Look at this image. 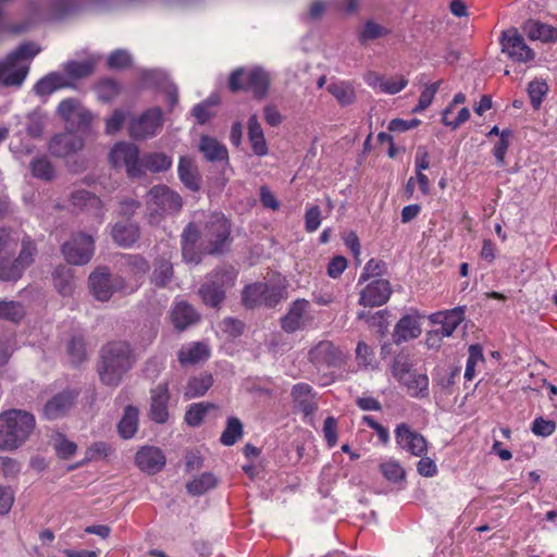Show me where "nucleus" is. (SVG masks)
Listing matches in <instances>:
<instances>
[{
  "mask_svg": "<svg viewBox=\"0 0 557 557\" xmlns=\"http://www.w3.org/2000/svg\"><path fill=\"white\" fill-rule=\"evenodd\" d=\"M466 102V96L462 92H458L454 96L453 100L442 112V122L445 126L451 129L458 128L461 124L470 117V111L468 108H458L459 104Z\"/></svg>",
  "mask_w": 557,
  "mask_h": 557,
  "instance_id": "nucleus-21",
  "label": "nucleus"
},
{
  "mask_svg": "<svg viewBox=\"0 0 557 557\" xmlns=\"http://www.w3.org/2000/svg\"><path fill=\"white\" fill-rule=\"evenodd\" d=\"M218 480L211 472H205L186 484L190 495L199 496L216 486Z\"/></svg>",
  "mask_w": 557,
  "mask_h": 557,
  "instance_id": "nucleus-41",
  "label": "nucleus"
},
{
  "mask_svg": "<svg viewBox=\"0 0 557 557\" xmlns=\"http://www.w3.org/2000/svg\"><path fill=\"white\" fill-rule=\"evenodd\" d=\"M465 309V307L459 306L450 310L437 311L435 313L430 314L429 320L433 324H440L441 327L438 330L446 337H449L454 334L456 329L463 321L466 311Z\"/></svg>",
  "mask_w": 557,
  "mask_h": 557,
  "instance_id": "nucleus-20",
  "label": "nucleus"
},
{
  "mask_svg": "<svg viewBox=\"0 0 557 557\" xmlns=\"http://www.w3.org/2000/svg\"><path fill=\"white\" fill-rule=\"evenodd\" d=\"M213 384V377L210 373H201L199 376L191 377L185 389V397L196 398L203 396Z\"/></svg>",
  "mask_w": 557,
  "mask_h": 557,
  "instance_id": "nucleus-39",
  "label": "nucleus"
},
{
  "mask_svg": "<svg viewBox=\"0 0 557 557\" xmlns=\"http://www.w3.org/2000/svg\"><path fill=\"white\" fill-rule=\"evenodd\" d=\"M74 396L71 392H61L49 399L44 406V416L48 420L63 417L73 406Z\"/></svg>",
  "mask_w": 557,
  "mask_h": 557,
  "instance_id": "nucleus-28",
  "label": "nucleus"
},
{
  "mask_svg": "<svg viewBox=\"0 0 557 557\" xmlns=\"http://www.w3.org/2000/svg\"><path fill=\"white\" fill-rule=\"evenodd\" d=\"M399 384L405 387L407 394L412 398H425L429 396V377L424 373L412 372Z\"/></svg>",
  "mask_w": 557,
  "mask_h": 557,
  "instance_id": "nucleus-30",
  "label": "nucleus"
},
{
  "mask_svg": "<svg viewBox=\"0 0 557 557\" xmlns=\"http://www.w3.org/2000/svg\"><path fill=\"white\" fill-rule=\"evenodd\" d=\"M24 271L15 259L12 260L9 257L0 258V281L16 282L22 277Z\"/></svg>",
  "mask_w": 557,
  "mask_h": 557,
  "instance_id": "nucleus-44",
  "label": "nucleus"
},
{
  "mask_svg": "<svg viewBox=\"0 0 557 557\" xmlns=\"http://www.w3.org/2000/svg\"><path fill=\"white\" fill-rule=\"evenodd\" d=\"M25 127H26V135L33 138L40 137L44 133V129L46 127V116L35 111L27 115L25 121Z\"/></svg>",
  "mask_w": 557,
  "mask_h": 557,
  "instance_id": "nucleus-51",
  "label": "nucleus"
},
{
  "mask_svg": "<svg viewBox=\"0 0 557 557\" xmlns=\"http://www.w3.org/2000/svg\"><path fill=\"white\" fill-rule=\"evenodd\" d=\"M290 396L295 408L300 410L305 417L312 416L317 411L318 405L314 401V394L312 393V387L309 384L298 383L294 385Z\"/></svg>",
  "mask_w": 557,
  "mask_h": 557,
  "instance_id": "nucleus-25",
  "label": "nucleus"
},
{
  "mask_svg": "<svg viewBox=\"0 0 557 557\" xmlns=\"http://www.w3.org/2000/svg\"><path fill=\"white\" fill-rule=\"evenodd\" d=\"M484 362L483 349L480 344H472L468 348V359L465 370V379L472 381L475 376V368Z\"/></svg>",
  "mask_w": 557,
  "mask_h": 557,
  "instance_id": "nucleus-48",
  "label": "nucleus"
},
{
  "mask_svg": "<svg viewBox=\"0 0 557 557\" xmlns=\"http://www.w3.org/2000/svg\"><path fill=\"white\" fill-rule=\"evenodd\" d=\"M139 166L151 173L168 171L172 166V159L164 152H147L140 157Z\"/></svg>",
  "mask_w": 557,
  "mask_h": 557,
  "instance_id": "nucleus-31",
  "label": "nucleus"
},
{
  "mask_svg": "<svg viewBox=\"0 0 557 557\" xmlns=\"http://www.w3.org/2000/svg\"><path fill=\"white\" fill-rule=\"evenodd\" d=\"M70 201L74 210L90 213L99 219L102 218V201L95 194L78 189L71 194Z\"/></svg>",
  "mask_w": 557,
  "mask_h": 557,
  "instance_id": "nucleus-22",
  "label": "nucleus"
},
{
  "mask_svg": "<svg viewBox=\"0 0 557 557\" xmlns=\"http://www.w3.org/2000/svg\"><path fill=\"white\" fill-rule=\"evenodd\" d=\"M139 411L136 407L127 405L124 409L122 419L117 424V431L121 437L127 440L135 435L138 430Z\"/></svg>",
  "mask_w": 557,
  "mask_h": 557,
  "instance_id": "nucleus-33",
  "label": "nucleus"
},
{
  "mask_svg": "<svg viewBox=\"0 0 557 557\" xmlns=\"http://www.w3.org/2000/svg\"><path fill=\"white\" fill-rule=\"evenodd\" d=\"M202 227L199 228L194 222H190L183 230L181 235V249L184 261L187 263L199 264L202 261Z\"/></svg>",
  "mask_w": 557,
  "mask_h": 557,
  "instance_id": "nucleus-11",
  "label": "nucleus"
},
{
  "mask_svg": "<svg viewBox=\"0 0 557 557\" xmlns=\"http://www.w3.org/2000/svg\"><path fill=\"white\" fill-rule=\"evenodd\" d=\"M57 456L61 459L71 458L77 450V445L64 435L58 434L53 442Z\"/></svg>",
  "mask_w": 557,
  "mask_h": 557,
  "instance_id": "nucleus-55",
  "label": "nucleus"
},
{
  "mask_svg": "<svg viewBox=\"0 0 557 557\" xmlns=\"http://www.w3.org/2000/svg\"><path fill=\"white\" fill-rule=\"evenodd\" d=\"M308 355L315 366L339 367L344 361L342 351L331 341L319 342Z\"/></svg>",
  "mask_w": 557,
  "mask_h": 557,
  "instance_id": "nucleus-14",
  "label": "nucleus"
},
{
  "mask_svg": "<svg viewBox=\"0 0 557 557\" xmlns=\"http://www.w3.org/2000/svg\"><path fill=\"white\" fill-rule=\"evenodd\" d=\"M111 236L117 246L128 248L139 239L140 228L137 223L116 222L112 226Z\"/></svg>",
  "mask_w": 557,
  "mask_h": 557,
  "instance_id": "nucleus-27",
  "label": "nucleus"
},
{
  "mask_svg": "<svg viewBox=\"0 0 557 557\" xmlns=\"http://www.w3.org/2000/svg\"><path fill=\"white\" fill-rule=\"evenodd\" d=\"M211 408H214V405L211 403L191 405L185 413L186 423L190 426H198Z\"/></svg>",
  "mask_w": 557,
  "mask_h": 557,
  "instance_id": "nucleus-50",
  "label": "nucleus"
},
{
  "mask_svg": "<svg viewBox=\"0 0 557 557\" xmlns=\"http://www.w3.org/2000/svg\"><path fill=\"white\" fill-rule=\"evenodd\" d=\"M237 271L232 265L215 268L198 289L201 301L211 308L220 309L226 298V289L234 286Z\"/></svg>",
  "mask_w": 557,
  "mask_h": 557,
  "instance_id": "nucleus-4",
  "label": "nucleus"
},
{
  "mask_svg": "<svg viewBox=\"0 0 557 557\" xmlns=\"http://www.w3.org/2000/svg\"><path fill=\"white\" fill-rule=\"evenodd\" d=\"M522 30L531 40H540L542 42H556L557 28L535 20L527 21Z\"/></svg>",
  "mask_w": 557,
  "mask_h": 557,
  "instance_id": "nucleus-29",
  "label": "nucleus"
},
{
  "mask_svg": "<svg viewBox=\"0 0 557 557\" xmlns=\"http://www.w3.org/2000/svg\"><path fill=\"white\" fill-rule=\"evenodd\" d=\"M177 174L183 185L191 191L201 188V174L195 160L188 156H182L177 165Z\"/></svg>",
  "mask_w": 557,
  "mask_h": 557,
  "instance_id": "nucleus-24",
  "label": "nucleus"
},
{
  "mask_svg": "<svg viewBox=\"0 0 557 557\" xmlns=\"http://www.w3.org/2000/svg\"><path fill=\"white\" fill-rule=\"evenodd\" d=\"M391 372L398 383L406 380L413 372L410 356L406 352L398 354L393 360Z\"/></svg>",
  "mask_w": 557,
  "mask_h": 557,
  "instance_id": "nucleus-46",
  "label": "nucleus"
},
{
  "mask_svg": "<svg viewBox=\"0 0 557 557\" xmlns=\"http://www.w3.org/2000/svg\"><path fill=\"white\" fill-rule=\"evenodd\" d=\"M90 293L99 301H108L113 293L112 275L107 267L97 268L88 277Z\"/></svg>",
  "mask_w": 557,
  "mask_h": 557,
  "instance_id": "nucleus-15",
  "label": "nucleus"
},
{
  "mask_svg": "<svg viewBox=\"0 0 557 557\" xmlns=\"http://www.w3.org/2000/svg\"><path fill=\"white\" fill-rule=\"evenodd\" d=\"M244 426L240 420L236 417L227 419L226 428L221 435V443L225 446L234 445L238 438L243 436Z\"/></svg>",
  "mask_w": 557,
  "mask_h": 557,
  "instance_id": "nucleus-47",
  "label": "nucleus"
},
{
  "mask_svg": "<svg viewBox=\"0 0 557 557\" xmlns=\"http://www.w3.org/2000/svg\"><path fill=\"white\" fill-rule=\"evenodd\" d=\"M218 103V99L210 97L209 99L198 103L193 109V115L197 122L203 124L211 119L213 115L212 107Z\"/></svg>",
  "mask_w": 557,
  "mask_h": 557,
  "instance_id": "nucleus-60",
  "label": "nucleus"
},
{
  "mask_svg": "<svg viewBox=\"0 0 557 557\" xmlns=\"http://www.w3.org/2000/svg\"><path fill=\"white\" fill-rule=\"evenodd\" d=\"M210 356V350L208 346L203 343H194L187 349H181L177 354L178 361L182 366L186 364H196L201 360L208 359Z\"/></svg>",
  "mask_w": 557,
  "mask_h": 557,
  "instance_id": "nucleus-34",
  "label": "nucleus"
},
{
  "mask_svg": "<svg viewBox=\"0 0 557 557\" xmlns=\"http://www.w3.org/2000/svg\"><path fill=\"white\" fill-rule=\"evenodd\" d=\"M147 209L150 216L174 214L181 211L183 199L181 195L166 185H157L147 194Z\"/></svg>",
  "mask_w": 557,
  "mask_h": 557,
  "instance_id": "nucleus-8",
  "label": "nucleus"
},
{
  "mask_svg": "<svg viewBox=\"0 0 557 557\" xmlns=\"http://www.w3.org/2000/svg\"><path fill=\"white\" fill-rule=\"evenodd\" d=\"M385 480L394 484L395 491H401L406 487V472L404 468L394 460L385 462Z\"/></svg>",
  "mask_w": 557,
  "mask_h": 557,
  "instance_id": "nucleus-45",
  "label": "nucleus"
},
{
  "mask_svg": "<svg viewBox=\"0 0 557 557\" xmlns=\"http://www.w3.org/2000/svg\"><path fill=\"white\" fill-rule=\"evenodd\" d=\"M36 428L33 413L9 409L0 414V450L12 451L23 446Z\"/></svg>",
  "mask_w": 557,
  "mask_h": 557,
  "instance_id": "nucleus-2",
  "label": "nucleus"
},
{
  "mask_svg": "<svg viewBox=\"0 0 557 557\" xmlns=\"http://www.w3.org/2000/svg\"><path fill=\"white\" fill-rule=\"evenodd\" d=\"M174 277V269L171 260L164 256L154 258L152 262V272L150 283L157 288L168 287Z\"/></svg>",
  "mask_w": 557,
  "mask_h": 557,
  "instance_id": "nucleus-26",
  "label": "nucleus"
},
{
  "mask_svg": "<svg viewBox=\"0 0 557 557\" xmlns=\"http://www.w3.org/2000/svg\"><path fill=\"white\" fill-rule=\"evenodd\" d=\"M109 160L114 168L125 166L131 178H140L144 175V170L139 166V149L133 141H116L109 153Z\"/></svg>",
  "mask_w": 557,
  "mask_h": 557,
  "instance_id": "nucleus-9",
  "label": "nucleus"
},
{
  "mask_svg": "<svg viewBox=\"0 0 557 557\" xmlns=\"http://www.w3.org/2000/svg\"><path fill=\"white\" fill-rule=\"evenodd\" d=\"M65 71L71 77L82 78L92 73L94 64L89 61H72L65 65Z\"/></svg>",
  "mask_w": 557,
  "mask_h": 557,
  "instance_id": "nucleus-62",
  "label": "nucleus"
},
{
  "mask_svg": "<svg viewBox=\"0 0 557 557\" xmlns=\"http://www.w3.org/2000/svg\"><path fill=\"white\" fill-rule=\"evenodd\" d=\"M53 285L64 297L72 295L74 281L72 270L65 265H59L53 272Z\"/></svg>",
  "mask_w": 557,
  "mask_h": 557,
  "instance_id": "nucleus-38",
  "label": "nucleus"
},
{
  "mask_svg": "<svg viewBox=\"0 0 557 557\" xmlns=\"http://www.w3.org/2000/svg\"><path fill=\"white\" fill-rule=\"evenodd\" d=\"M547 91L548 86L544 81L535 79L529 83L528 94L530 96V100L534 109H537L541 106L543 97L546 95Z\"/></svg>",
  "mask_w": 557,
  "mask_h": 557,
  "instance_id": "nucleus-58",
  "label": "nucleus"
},
{
  "mask_svg": "<svg viewBox=\"0 0 557 557\" xmlns=\"http://www.w3.org/2000/svg\"><path fill=\"white\" fill-rule=\"evenodd\" d=\"M233 243L232 224L222 213H212L202 226L200 246L205 255L223 256Z\"/></svg>",
  "mask_w": 557,
  "mask_h": 557,
  "instance_id": "nucleus-3",
  "label": "nucleus"
},
{
  "mask_svg": "<svg viewBox=\"0 0 557 557\" xmlns=\"http://www.w3.org/2000/svg\"><path fill=\"white\" fill-rule=\"evenodd\" d=\"M65 78L58 73H49L40 78L34 86V92L40 97L51 95L55 90L65 87Z\"/></svg>",
  "mask_w": 557,
  "mask_h": 557,
  "instance_id": "nucleus-36",
  "label": "nucleus"
},
{
  "mask_svg": "<svg viewBox=\"0 0 557 557\" xmlns=\"http://www.w3.org/2000/svg\"><path fill=\"white\" fill-rule=\"evenodd\" d=\"M61 251L70 264L84 265L94 256L95 240L91 235L86 233H75L62 245Z\"/></svg>",
  "mask_w": 557,
  "mask_h": 557,
  "instance_id": "nucleus-10",
  "label": "nucleus"
},
{
  "mask_svg": "<svg viewBox=\"0 0 557 557\" xmlns=\"http://www.w3.org/2000/svg\"><path fill=\"white\" fill-rule=\"evenodd\" d=\"M442 81L428 85L420 94L418 104L412 109L413 112L425 110L433 101L434 96L441 87Z\"/></svg>",
  "mask_w": 557,
  "mask_h": 557,
  "instance_id": "nucleus-59",
  "label": "nucleus"
},
{
  "mask_svg": "<svg viewBox=\"0 0 557 557\" xmlns=\"http://www.w3.org/2000/svg\"><path fill=\"white\" fill-rule=\"evenodd\" d=\"M126 120V112L122 109H116L112 112L110 116L106 119V129L104 133L107 136H115L123 127Z\"/></svg>",
  "mask_w": 557,
  "mask_h": 557,
  "instance_id": "nucleus-57",
  "label": "nucleus"
},
{
  "mask_svg": "<svg viewBox=\"0 0 557 557\" xmlns=\"http://www.w3.org/2000/svg\"><path fill=\"white\" fill-rule=\"evenodd\" d=\"M420 315L417 311L413 313L405 314L396 323L392 334L393 342L396 345L418 338L421 335Z\"/></svg>",
  "mask_w": 557,
  "mask_h": 557,
  "instance_id": "nucleus-18",
  "label": "nucleus"
},
{
  "mask_svg": "<svg viewBox=\"0 0 557 557\" xmlns=\"http://www.w3.org/2000/svg\"><path fill=\"white\" fill-rule=\"evenodd\" d=\"M137 467L147 474H156L165 466L162 450L153 446H144L135 455Z\"/></svg>",
  "mask_w": 557,
  "mask_h": 557,
  "instance_id": "nucleus-16",
  "label": "nucleus"
},
{
  "mask_svg": "<svg viewBox=\"0 0 557 557\" xmlns=\"http://www.w3.org/2000/svg\"><path fill=\"white\" fill-rule=\"evenodd\" d=\"M199 317L191 305L186 301L176 304L172 311V321L174 326L183 331L189 325L196 323Z\"/></svg>",
  "mask_w": 557,
  "mask_h": 557,
  "instance_id": "nucleus-32",
  "label": "nucleus"
},
{
  "mask_svg": "<svg viewBox=\"0 0 557 557\" xmlns=\"http://www.w3.org/2000/svg\"><path fill=\"white\" fill-rule=\"evenodd\" d=\"M33 176L44 181H51L54 176V170L50 161L45 157H35L30 162Z\"/></svg>",
  "mask_w": 557,
  "mask_h": 557,
  "instance_id": "nucleus-49",
  "label": "nucleus"
},
{
  "mask_svg": "<svg viewBox=\"0 0 557 557\" xmlns=\"http://www.w3.org/2000/svg\"><path fill=\"white\" fill-rule=\"evenodd\" d=\"M39 52L36 44L28 42L20 46L0 62V84L4 86H21L28 73V66L22 64L25 59H32Z\"/></svg>",
  "mask_w": 557,
  "mask_h": 557,
  "instance_id": "nucleus-6",
  "label": "nucleus"
},
{
  "mask_svg": "<svg viewBox=\"0 0 557 557\" xmlns=\"http://www.w3.org/2000/svg\"><path fill=\"white\" fill-rule=\"evenodd\" d=\"M359 305L363 307L357 313V319L364 321L369 327L377 329V334L383 336V310L372 311L383 305V280L370 281L361 290Z\"/></svg>",
  "mask_w": 557,
  "mask_h": 557,
  "instance_id": "nucleus-5",
  "label": "nucleus"
},
{
  "mask_svg": "<svg viewBox=\"0 0 557 557\" xmlns=\"http://www.w3.org/2000/svg\"><path fill=\"white\" fill-rule=\"evenodd\" d=\"M269 84V74L264 70L253 67L246 71L240 67L231 74L228 87L232 91L246 90L257 98H262L268 92Z\"/></svg>",
  "mask_w": 557,
  "mask_h": 557,
  "instance_id": "nucleus-7",
  "label": "nucleus"
},
{
  "mask_svg": "<svg viewBox=\"0 0 557 557\" xmlns=\"http://www.w3.org/2000/svg\"><path fill=\"white\" fill-rule=\"evenodd\" d=\"M327 90L342 106L351 104L356 99L354 87L346 82L332 83Z\"/></svg>",
  "mask_w": 557,
  "mask_h": 557,
  "instance_id": "nucleus-43",
  "label": "nucleus"
},
{
  "mask_svg": "<svg viewBox=\"0 0 557 557\" xmlns=\"http://www.w3.org/2000/svg\"><path fill=\"white\" fill-rule=\"evenodd\" d=\"M265 290L267 283H253L246 286L242 294L243 305L249 309L262 305Z\"/></svg>",
  "mask_w": 557,
  "mask_h": 557,
  "instance_id": "nucleus-42",
  "label": "nucleus"
},
{
  "mask_svg": "<svg viewBox=\"0 0 557 557\" xmlns=\"http://www.w3.org/2000/svg\"><path fill=\"white\" fill-rule=\"evenodd\" d=\"M504 53L517 62H529L534 59L535 52L525 44L523 37L517 29H509L503 33L500 38Z\"/></svg>",
  "mask_w": 557,
  "mask_h": 557,
  "instance_id": "nucleus-13",
  "label": "nucleus"
},
{
  "mask_svg": "<svg viewBox=\"0 0 557 557\" xmlns=\"http://www.w3.org/2000/svg\"><path fill=\"white\" fill-rule=\"evenodd\" d=\"M25 315L23 306L17 301H0V319L18 322Z\"/></svg>",
  "mask_w": 557,
  "mask_h": 557,
  "instance_id": "nucleus-52",
  "label": "nucleus"
},
{
  "mask_svg": "<svg viewBox=\"0 0 557 557\" xmlns=\"http://www.w3.org/2000/svg\"><path fill=\"white\" fill-rule=\"evenodd\" d=\"M309 308V301L297 299L290 306L288 312L281 318V326L287 333H294L306 325V313Z\"/></svg>",
  "mask_w": 557,
  "mask_h": 557,
  "instance_id": "nucleus-23",
  "label": "nucleus"
},
{
  "mask_svg": "<svg viewBox=\"0 0 557 557\" xmlns=\"http://www.w3.org/2000/svg\"><path fill=\"white\" fill-rule=\"evenodd\" d=\"M84 147V141H49V151L53 157L64 158L67 163Z\"/></svg>",
  "mask_w": 557,
  "mask_h": 557,
  "instance_id": "nucleus-40",
  "label": "nucleus"
},
{
  "mask_svg": "<svg viewBox=\"0 0 557 557\" xmlns=\"http://www.w3.org/2000/svg\"><path fill=\"white\" fill-rule=\"evenodd\" d=\"M199 150L207 161L228 165L227 149L220 141H200Z\"/></svg>",
  "mask_w": 557,
  "mask_h": 557,
  "instance_id": "nucleus-37",
  "label": "nucleus"
},
{
  "mask_svg": "<svg viewBox=\"0 0 557 557\" xmlns=\"http://www.w3.org/2000/svg\"><path fill=\"white\" fill-rule=\"evenodd\" d=\"M169 399L168 383L158 384L151 389L149 417L156 423H165L168 421Z\"/></svg>",
  "mask_w": 557,
  "mask_h": 557,
  "instance_id": "nucleus-19",
  "label": "nucleus"
},
{
  "mask_svg": "<svg viewBox=\"0 0 557 557\" xmlns=\"http://www.w3.org/2000/svg\"><path fill=\"white\" fill-rule=\"evenodd\" d=\"M287 295L286 287L284 285H269L267 284V290L263 294L262 305L273 308Z\"/></svg>",
  "mask_w": 557,
  "mask_h": 557,
  "instance_id": "nucleus-56",
  "label": "nucleus"
},
{
  "mask_svg": "<svg viewBox=\"0 0 557 557\" xmlns=\"http://www.w3.org/2000/svg\"><path fill=\"white\" fill-rule=\"evenodd\" d=\"M67 354L72 364H79L86 359L85 344L81 337H73L67 344Z\"/></svg>",
  "mask_w": 557,
  "mask_h": 557,
  "instance_id": "nucleus-61",
  "label": "nucleus"
},
{
  "mask_svg": "<svg viewBox=\"0 0 557 557\" xmlns=\"http://www.w3.org/2000/svg\"><path fill=\"white\" fill-rule=\"evenodd\" d=\"M81 103L73 98L61 101L58 106V114L69 124L73 121L75 113L78 111Z\"/></svg>",
  "mask_w": 557,
  "mask_h": 557,
  "instance_id": "nucleus-64",
  "label": "nucleus"
},
{
  "mask_svg": "<svg viewBox=\"0 0 557 557\" xmlns=\"http://www.w3.org/2000/svg\"><path fill=\"white\" fill-rule=\"evenodd\" d=\"M126 264L136 275L146 274L151 268L148 260L141 255H127Z\"/></svg>",
  "mask_w": 557,
  "mask_h": 557,
  "instance_id": "nucleus-63",
  "label": "nucleus"
},
{
  "mask_svg": "<svg viewBox=\"0 0 557 557\" xmlns=\"http://www.w3.org/2000/svg\"><path fill=\"white\" fill-rule=\"evenodd\" d=\"M135 363L136 357L131 345L127 342L113 341L101 347L96 369L103 385L116 387Z\"/></svg>",
  "mask_w": 557,
  "mask_h": 557,
  "instance_id": "nucleus-1",
  "label": "nucleus"
},
{
  "mask_svg": "<svg viewBox=\"0 0 557 557\" xmlns=\"http://www.w3.org/2000/svg\"><path fill=\"white\" fill-rule=\"evenodd\" d=\"M46 2L44 0H32L26 7V20L20 24L11 25L8 29L13 34L24 33L29 29L33 23L40 17V12Z\"/></svg>",
  "mask_w": 557,
  "mask_h": 557,
  "instance_id": "nucleus-35",
  "label": "nucleus"
},
{
  "mask_svg": "<svg viewBox=\"0 0 557 557\" xmlns=\"http://www.w3.org/2000/svg\"><path fill=\"white\" fill-rule=\"evenodd\" d=\"M36 253L37 248L34 242H32L29 238H24L22 240L21 251L15 260L18 265L26 270L34 262V257Z\"/></svg>",
  "mask_w": 557,
  "mask_h": 557,
  "instance_id": "nucleus-53",
  "label": "nucleus"
},
{
  "mask_svg": "<svg viewBox=\"0 0 557 557\" xmlns=\"http://www.w3.org/2000/svg\"><path fill=\"white\" fill-rule=\"evenodd\" d=\"M121 91L120 85L110 78L102 79L97 86L98 97L104 101H112Z\"/></svg>",
  "mask_w": 557,
  "mask_h": 557,
  "instance_id": "nucleus-54",
  "label": "nucleus"
},
{
  "mask_svg": "<svg viewBox=\"0 0 557 557\" xmlns=\"http://www.w3.org/2000/svg\"><path fill=\"white\" fill-rule=\"evenodd\" d=\"M395 436L397 444L414 456H422L428 449L426 440L405 423L396 428Z\"/></svg>",
  "mask_w": 557,
  "mask_h": 557,
  "instance_id": "nucleus-17",
  "label": "nucleus"
},
{
  "mask_svg": "<svg viewBox=\"0 0 557 557\" xmlns=\"http://www.w3.org/2000/svg\"><path fill=\"white\" fill-rule=\"evenodd\" d=\"M163 124V113L159 108H150L129 122L133 137L156 136Z\"/></svg>",
  "mask_w": 557,
  "mask_h": 557,
  "instance_id": "nucleus-12",
  "label": "nucleus"
}]
</instances>
